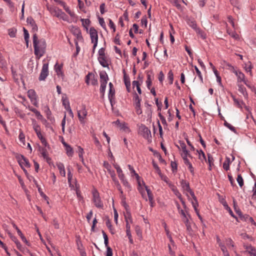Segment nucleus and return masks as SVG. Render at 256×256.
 <instances>
[{
    "label": "nucleus",
    "mask_w": 256,
    "mask_h": 256,
    "mask_svg": "<svg viewBox=\"0 0 256 256\" xmlns=\"http://www.w3.org/2000/svg\"><path fill=\"white\" fill-rule=\"evenodd\" d=\"M180 184L184 192L188 196V200H191L192 206L194 208V210L196 212V213L197 215L198 216L199 218H201L199 214L198 210L197 208L198 204L196 198L195 196L194 192L190 189L189 183L187 182L186 180H182L180 181Z\"/></svg>",
    "instance_id": "f257e3e1"
},
{
    "label": "nucleus",
    "mask_w": 256,
    "mask_h": 256,
    "mask_svg": "<svg viewBox=\"0 0 256 256\" xmlns=\"http://www.w3.org/2000/svg\"><path fill=\"white\" fill-rule=\"evenodd\" d=\"M34 54L38 59H40L46 52V44L44 38L38 39L36 34L32 36Z\"/></svg>",
    "instance_id": "f03ea898"
},
{
    "label": "nucleus",
    "mask_w": 256,
    "mask_h": 256,
    "mask_svg": "<svg viewBox=\"0 0 256 256\" xmlns=\"http://www.w3.org/2000/svg\"><path fill=\"white\" fill-rule=\"evenodd\" d=\"M100 91L102 94V96H104V94L105 92L106 84L108 82V77L106 72L103 71L100 72Z\"/></svg>",
    "instance_id": "7ed1b4c3"
},
{
    "label": "nucleus",
    "mask_w": 256,
    "mask_h": 256,
    "mask_svg": "<svg viewBox=\"0 0 256 256\" xmlns=\"http://www.w3.org/2000/svg\"><path fill=\"white\" fill-rule=\"evenodd\" d=\"M188 24L193 28L196 34L200 35L202 38L204 39L206 38V34L200 28L198 27L196 22L194 20H189L188 21Z\"/></svg>",
    "instance_id": "20e7f679"
},
{
    "label": "nucleus",
    "mask_w": 256,
    "mask_h": 256,
    "mask_svg": "<svg viewBox=\"0 0 256 256\" xmlns=\"http://www.w3.org/2000/svg\"><path fill=\"white\" fill-rule=\"evenodd\" d=\"M90 35L92 43L94 44L93 46V52H94V50L96 48L98 42V34L96 30L93 27H92L90 29Z\"/></svg>",
    "instance_id": "39448f33"
},
{
    "label": "nucleus",
    "mask_w": 256,
    "mask_h": 256,
    "mask_svg": "<svg viewBox=\"0 0 256 256\" xmlns=\"http://www.w3.org/2000/svg\"><path fill=\"white\" fill-rule=\"evenodd\" d=\"M78 116L80 122L84 124L85 118L88 114V112L84 105H82L80 108L77 110Z\"/></svg>",
    "instance_id": "423d86ee"
},
{
    "label": "nucleus",
    "mask_w": 256,
    "mask_h": 256,
    "mask_svg": "<svg viewBox=\"0 0 256 256\" xmlns=\"http://www.w3.org/2000/svg\"><path fill=\"white\" fill-rule=\"evenodd\" d=\"M110 174L111 177H112L113 181L114 182V184H115L116 186V188H117L118 190L120 192V197L121 198L122 200H125L126 196L124 194V192H123V191L122 190V186H121L120 184L119 183V182L118 181V180L116 179V175H115L114 172V171L111 172L110 170Z\"/></svg>",
    "instance_id": "0eeeda50"
},
{
    "label": "nucleus",
    "mask_w": 256,
    "mask_h": 256,
    "mask_svg": "<svg viewBox=\"0 0 256 256\" xmlns=\"http://www.w3.org/2000/svg\"><path fill=\"white\" fill-rule=\"evenodd\" d=\"M93 202L95 206L98 208H102L104 206L102 202L98 192L96 190L92 191Z\"/></svg>",
    "instance_id": "6e6552de"
},
{
    "label": "nucleus",
    "mask_w": 256,
    "mask_h": 256,
    "mask_svg": "<svg viewBox=\"0 0 256 256\" xmlns=\"http://www.w3.org/2000/svg\"><path fill=\"white\" fill-rule=\"evenodd\" d=\"M48 64L45 62L44 60V63L42 67V69L40 72V75L38 78V80L40 81L44 80L48 76Z\"/></svg>",
    "instance_id": "1a4fd4ad"
},
{
    "label": "nucleus",
    "mask_w": 256,
    "mask_h": 256,
    "mask_svg": "<svg viewBox=\"0 0 256 256\" xmlns=\"http://www.w3.org/2000/svg\"><path fill=\"white\" fill-rule=\"evenodd\" d=\"M18 160L19 164L26 174L27 171L25 170L24 167L29 168L30 166V164L28 160L22 155L19 156L18 158Z\"/></svg>",
    "instance_id": "9d476101"
},
{
    "label": "nucleus",
    "mask_w": 256,
    "mask_h": 256,
    "mask_svg": "<svg viewBox=\"0 0 256 256\" xmlns=\"http://www.w3.org/2000/svg\"><path fill=\"white\" fill-rule=\"evenodd\" d=\"M136 179L138 184V190L142 194V198L147 201V198L146 197V192H144V185H145V184L140 176L138 177V178Z\"/></svg>",
    "instance_id": "9b49d317"
},
{
    "label": "nucleus",
    "mask_w": 256,
    "mask_h": 256,
    "mask_svg": "<svg viewBox=\"0 0 256 256\" xmlns=\"http://www.w3.org/2000/svg\"><path fill=\"white\" fill-rule=\"evenodd\" d=\"M139 132L144 138L148 139L151 137L150 130L144 124H142L140 126Z\"/></svg>",
    "instance_id": "f8f14e48"
},
{
    "label": "nucleus",
    "mask_w": 256,
    "mask_h": 256,
    "mask_svg": "<svg viewBox=\"0 0 256 256\" xmlns=\"http://www.w3.org/2000/svg\"><path fill=\"white\" fill-rule=\"evenodd\" d=\"M230 70L232 71L237 76L238 82H244V84L248 85L245 80L244 74L240 70H236L233 66H231Z\"/></svg>",
    "instance_id": "ddd939ff"
},
{
    "label": "nucleus",
    "mask_w": 256,
    "mask_h": 256,
    "mask_svg": "<svg viewBox=\"0 0 256 256\" xmlns=\"http://www.w3.org/2000/svg\"><path fill=\"white\" fill-rule=\"evenodd\" d=\"M28 96L30 98L32 104L36 106H38V102L36 98V94L33 90H30L28 92Z\"/></svg>",
    "instance_id": "4468645a"
},
{
    "label": "nucleus",
    "mask_w": 256,
    "mask_h": 256,
    "mask_svg": "<svg viewBox=\"0 0 256 256\" xmlns=\"http://www.w3.org/2000/svg\"><path fill=\"white\" fill-rule=\"evenodd\" d=\"M26 22L28 24H29L32 28V32L34 34H36V32L38 30V27L34 21V20L32 18V17L29 16L27 18Z\"/></svg>",
    "instance_id": "2eb2a0df"
},
{
    "label": "nucleus",
    "mask_w": 256,
    "mask_h": 256,
    "mask_svg": "<svg viewBox=\"0 0 256 256\" xmlns=\"http://www.w3.org/2000/svg\"><path fill=\"white\" fill-rule=\"evenodd\" d=\"M86 82L89 84L90 83L92 85H97L98 84V80L96 78H95L94 76L91 73H89L86 76Z\"/></svg>",
    "instance_id": "dca6fc26"
},
{
    "label": "nucleus",
    "mask_w": 256,
    "mask_h": 256,
    "mask_svg": "<svg viewBox=\"0 0 256 256\" xmlns=\"http://www.w3.org/2000/svg\"><path fill=\"white\" fill-rule=\"evenodd\" d=\"M118 177L119 178L120 180V181H121L122 183V184L126 188H128V190H130V189H131V186H130L129 182H128V180L126 178L124 174V173L120 174H118Z\"/></svg>",
    "instance_id": "f3484780"
},
{
    "label": "nucleus",
    "mask_w": 256,
    "mask_h": 256,
    "mask_svg": "<svg viewBox=\"0 0 256 256\" xmlns=\"http://www.w3.org/2000/svg\"><path fill=\"white\" fill-rule=\"evenodd\" d=\"M144 192L146 191L147 193V195L148 196V200L150 202V204L151 206H153V204L154 203V196L152 192H151L150 190L148 188V187L144 185ZM148 200V199H147Z\"/></svg>",
    "instance_id": "a211bd4d"
},
{
    "label": "nucleus",
    "mask_w": 256,
    "mask_h": 256,
    "mask_svg": "<svg viewBox=\"0 0 256 256\" xmlns=\"http://www.w3.org/2000/svg\"><path fill=\"white\" fill-rule=\"evenodd\" d=\"M59 4H60L61 6H62L64 10H66V12L68 14H70V16H71V17H74L75 16V14L74 12L70 10V8L66 6V4L62 1V0H60L59 2Z\"/></svg>",
    "instance_id": "6ab92c4d"
},
{
    "label": "nucleus",
    "mask_w": 256,
    "mask_h": 256,
    "mask_svg": "<svg viewBox=\"0 0 256 256\" xmlns=\"http://www.w3.org/2000/svg\"><path fill=\"white\" fill-rule=\"evenodd\" d=\"M14 227L16 228V230H17L18 234L20 236L22 240L26 243V245L28 246H30V242L26 240L25 236H24L20 230L18 228L16 225H13Z\"/></svg>",
    "instance_id": "aec40b11"
},
{
    "label": "nucleus",
    "mask_w": 256,
    "mask_h": 256,
    "mask_svg": "<svg viewBox=\"0 0 256 256\" xmlns=\"http://www.w3.org/2000/svg\"><path fill=\"white\" fill-rule=\"evenodd\" d=\"M74 34L76 36L78 40H82V36L80 29L78 28H74L72 30Z\"/></svg>",
    "instance_id": "412c9836"
},
{
    "label": "nucleus",
    "mask_w": 256,
    "mask_h": 256,
    "mask_svg": "<svg viewBox=\"0 0 256 256\" xmlns=\"http://www.w3.org/2000/svg\"><path fill=\"white\" fill-rule=\"evenodd\" d=\"M178 149H181L182 152L181 154H190L189 151L186 150V145L183 142H180V146H177Z\"/></svg>",
    "instance_id": "4be33fe9"
},
{
    "label": "nucleus",
    "mask_w": 256,
    "mask_h": 256,
    "mask_svg": "<svg viewBox=\"0 0 256 256\" xmlns=\"http://www.w3.org/2000/svg\"><path fill=\"white\" fill-rule=\"evenodd\" d=\"M196 152L198 153V156L199 160L202 162H207V160L206 158V156L204 153V152L202 150H197Z\"/></svg>",
    "instance_id": "5701e85b"
},
{
    "label": "nucleus",
    "mask_w": 256,
    "mask_h": 256,
    "mask_svg": "<svg viewBox=\"0 0 256 256\" xmlns=\"http://www.w3.org/2000/svg\"><path fill=\"white\" fill-rule=\"evenodd\" d=\"M56 166L60 171V175L64 177L66 176V171L64 165L62 163L59 162L56 164Z\"/></svg>",
    "instance_id": "b1692460"
},
{
    "label": "nucleus",
    "mask_w": 256,
    "mask_h": 256,
    "mask_svg": "<svg viewBox=\"0 0 256 256\" xmlns=\"http://www.w3.org/2000/svg\"><path fill=\"white\" fill-rule=\"evenodd\" d=\"M98 60L100 64L104 68L108 67V62L106 56L98 57Z\"/></svg>",
    "instance_id": "393cba45"
},
{
    "label": "nucleus",
    "mask_w": 256,
    "mask_h": 256,
    "mask_svg": "<svg viewBox=\"0 0 256 256\" xmlns=\"http://www.w3.org/2000/svg\"><path fill=\"white\" fill-rule=\"evenodd\" d=\"M63 144L66 147V150L68 156H72L74 152L72 148L68 144H66V142H63Z\"/></svg>",
    "instance_id": "a878e982"
},
{
    "label": "nucleus",
    "mask_w": 256,
    "mask_h": 256,
    "mask_svg": "<svg viewBox=\"0 0 256 256\" xmlns=\"http://www.w3.org/2000/svg\"><path fill=\"white\" fill-rule=\"evenodd\" d=\"M170 188L172 189V190L174 192V194L178 198H180V196L182 195L176 186H174L173 184H170Z\"/></svg>",
    "instance_id": "bb28decb"
},
{
    "label": "nucleus",
    "mask_w": 256,
    "mask_h": 256,
    "mask_svg": "<svg viewBox=\"0 0 256 256\" xmlns=\"http://www.w3.org/2000/svg\"><path fill=\"white\" fill-rule=\"evenodd\" d=\"M181 156L183 158L184 163L186 165L188 166V165L190 164H191L188 158V157L192 158V156H191V154H181Z\"/></svg>",
    "instance_id": "cd10ccee"
},
{
    "label": "nucleus",
    "mask_w": 256,
    "mask_h": 256,
    "mask_svg": "<svg viewBox=\"0 0 256 256\" xmlns=\"http://www.w3.org/2000/svg\"><path fill=\"white\" fill-rule=\"evenodd\" d=\"M134 100L135 108H138L139 106H140L141 99L139 98L138 94L136 93H134Z\"/></svg>",
    "instance_id": "c85d7f7f"
},
{
    "label": "nucleus",
    "mask_w": 256,
    "mask_h": 256,
    "mask_svg": "<svg viewBox=\"0 0 256 256\" xmlns=\"http://www.w3.org/2000/svg\"><path fill=\"white\" fill-rule=\"evenodd\" d=\"M114 94H115L114 89L111 88H110L108 97V99L110 101V102L112 106V100L114 98Z\"/></svg>",
    "instance_id": "c756f323"
},
{
    "label": "nucleus",
    "mask_w": 256,
    "mask_h": 256,
    "mask_svg": "<svg viewBox=\"0 0 256 256\" xmlns=\"http://www.w3.org/2000/svg\"><path fill=\"white\" fill-rule=\"evenodd\" d=\"M6 60L3 58V56L0 53V68L3 70H5L6 68Z\"/></svg>",
    "instance_id": "7c9ffc66"
},
{
    "label": "nucleus",
    "mask_w": 256,
    "mask_h": 256,
    "mask_svg": "<svg viewBox=\"0 0 256 256\" xmlns=\"http://www.w3.org/2000/svg\"><path fill=\"white\" fill-rule=\"evenodd\" d=\"M128 168L130 172L131 176H135L136 178H138L140 176L136 172L135 170H134V168L131 166L130 165L128 164Z\"/></svg>",
    "instance_id": "2f4dec72"
},
{
    "label": "nucleus",
    "mask_w": 256,
    "mask_h": 256,
    "mask_svg": "<svg viewBox=\"0 0 256 256\" xmlns=\"http://www.w3.org/2000/svg\"><path fill=\"white\" fill-rule=\"evenodd\" d=\"M230 158L226 157L225 161L224 162L223 164V168L226 170H228L230 168Z\"/></svg>",
    "instance_id": "473e14b6"
},
{
    "label": "nucleus",
    "mask_w": 256,
    "mask_h": 256,
    "mask_svg": "<svg viewBox=\"0 0 256 256\" xmlns=\"http://www.w3.org/2000/svg\"><path fill=\"white\" fill-rule=\"evenodd\" d=\"M170 1L178 9H180L181 8L180 2H182L184 3V0H170Z\"/></svg>",
    "instance_id": "72a5a7b5"
},
{
    "label": "nucleus",
    "mask_w": 256,
    "mask_h": 256,
    "mask_svg": "<svg viewBox=\"0 0 256 256\" xmlns=\"http://www.w3.org/2000/svg\"><path fill=\"white\" fill-rule=\"evenodd\" d=\"M12 240L15 242V244L16 245L17 248L20 251H22V244H20V242L16 238L15 236H12Z\"/></svg>",
    "instance_id": "f704fd0d"
},
{
    "label": "nucleus",
    "mask_w": 256,
    "mask_h": 256,
    "mask_svg": "<svg viewBox=\"0 0 256 256\" xmlns=\"http://www.w3.org/2000/svg\"><path fill=\"white\" fill-rule=\"evenodd\" d=\"M16 29L14 28L8 30V35L11 38H15L16 36Z\"/></svg>",
    "instance_id": "c9c22d12"
},
{
    "label": "nucleus",
    "mask_w": 256,
    "mask_h": 256,
    "mask_svg": "<svg viewBox=\"0 0 256 256\" xmlns=\"http://www.w3.org/2000/svg\"><path fill=\"white\" fill-rule=\"evenodd\" d=\"M241 218L242 220H244L248 223H252L253 222V219L252 217L249 216L248 215L245 214L243 216H241Z\"/></svg>",
    "instance_id": "e433bc0d"
},
{
    "label": "nucleus",
    "mask_w": 256,
    "mask_h": 256,
    "mask_svg": "<svg viewBox=\"0 0 256 256\" xmlns=\"http://www.w3.org/2000/svg\"><path fill=\"white\" fill-rule=\"evenodd\" d=\"M124 217L126 224H130L132 222L130 214L128 212H126L124 214Z\"/></svg>",
    "instance_id": "4c0bfd02"
},
{
    "label": "nucleus",
    "mask_w": 256,
    "mask_h": 256,
    "mask_svg": "<svg viewBox=\"0 0 256 256\" xmlns=\"http://www.w3.org/2000/svg\"><path fill=\"white\" fill-rule=\"evenodd\" d=\"M18 138L20 142H22L24 146H26L25 136L22 131H20V132Z\"/></svg>",
    "instance_id": "58836bf2"
},
{
    "label": "nucleus",
    "mask_w": 256,
    "mask_h": 256,
    "mask_svg": "<svg viewBox=\"0 0 256 256\" xmlns=\"http://www.w3.org/2000/svg\"><path fill=\"white\" fill-rule=\"evenodd\" d=\"M227 32L230 36L236 40L238 39L239 38L238 35L235 32L227 29Z\"/></svg>",
    "instance_id": "ea45409f"
},
{
    "label": "nucleus",
    "mask_w": 256,
    "mask_h": 256,
    "mask_svg": "<svg viewBox=\"0 0 256 256\" xmlns=\"http://www.w3.org/2000/svg\"><path fill=\"white\" fill-rule=\"evenodd\" d=\"M81 21L82 22V25L84 27L88 30V26L90 24V20L88 19L82 18Z\"/></svg>",
    "instance_id": "a19ab883"
},
{
    "label": "nucleus",
    "mask_w": 256,
    "mask_h": 256,
    "mask_svg": "<svg viewBox=\"0 0 256 256\" xmlns=\"http://www.w3.org/2000/svg\"><path fill=\"white\" fill-rule=\"evenodd\" d=\"M124 81L126 86H130V80L129 76L126 74L124 75Z\"/></svg>",
    "instance_id": "79ce46f5"
},
{
    "label": "nucleus",
    "mask_w": 256,
    "mask_h": 256,
    "mask_svg": "<svg viewBox=\"0 0 256 256\" xmlns=\"http://www.w3.org/2000/svg\"><path fill=\"white\" fill-rule=\"evenodd\" d=\"M54 70L57 73V74L59 75L60 73H62V66L58 64V63H56L54 66Z\"/></svg>",
    "instance_id": "37998d69"
},
{
    "label": "nucleus",
    "mask_w": 256,
    "mask_h": 256,
    "mask_svg": "<svg viewBox=\"0 0 256 256\" xmlns=\"http://www.w3.org/2000/svg\"><path fill=\"white\" fill-rule=\"evenodd\" d=\"M32 124H33V128H34V130L35 132H36V134H37V133H38V132H40V126H39L38 124H37L36 123V121H34V122H33Z\"/></svg>",
    "instance_id": "c03bdc74"
},
{
    "label": "nucleus",
    "mask_w": 256,
    "mask_h": 256,
    "mask_svg": "<svg viewBox=\"0 0 256 256\" xmlns=\"http://www.w3.org/2000/svg\"><path fill=\"white\" fill-rule=\"evenodd\" d=\"M236 180L240 186V187H242L244 186V180L240 174H238V177L236 178Z\"/></svg>",
    "instance_id": "a18cd8bd"
},
{
    "label": "nucleus",
    "mask_w": 256,
    "mask_h": 256,
    "mask_svg": "<svg viewBox=\"0 0 256 256\" xmlns=\"http://www.w3.org/2000/svg\"><path fill=\"white\" fill-rule=\"evenodd\" d=\"M207 162L209 164V170H211L212 166L213 164L214 158L210 154H208V158Z\"/></svg>",
    "instance_id": "49530a36"
},
{
    "label": "nucleus",
    "mask_w": 256,
    "mask_h": 256,
    "mask_svg": "<svg viewBox=\"0 0 256 256\" xmlns=\"http://www.w3.org/2000/svg\"><path fill=\"white\" fill-rule=\"evenodd\" d=\"M24 32V38L26 42L27 46H28V40L29 38V34L28 31L24 28H23Z\"/></svg>",
    "instance_id": "de8ad7c7"
},
{
    "label": "nucleus",
    "mask_w": 256,
    "mask_h": 256,
    "mask_svg": "<svg viewBox=\"0 0 256 256\" xmlns=\"http://www.w3.org/2000/svg\"><path fill=\"white\" fill-rule=\"evenodd\" d=\"M146 86H147L148 88V89H150V86H152V80L151 79L150 74L147 75V80L146 81Z\"/></svg>",
    "instance_id": "09e8293b"
},
{
    "label": "nucleus",
    "mask_w": 256,
    "mask_h": 256,
    "mask_svg": "<svg viewBox=\"0 0 256 256\" xmlns=\"http://www.w3.org/2000/svg\"><path fill=\"white\" fill-rule=\"evenodd\" d=\"M224 124L226 127H227L232 131L236 132L235 128L232 125H231L230 124L228 123L226 120H224Z\"/></svg>",
    "instance_id": "8fccbe9b"
},
{
    "label": "nucleus",
    "mask_w": 256,
    "mask_h": 256,
    "mask_svg": "<svg viewBox=\"0 0 256 256\" xmlns=\"http://www.w3.org/2000/svg\"><path fill=\"white\" fill-rule=\"evenodd\" d=\"M99 24L105 30H106V24L104 22V19L102 18H98Z\"/></svg>",
    "instance_id": "3c124183"
},
{
    "label": "nucleus",
    "mask_w": 256,
    "mask_h": 256,
    "mask_svg": "<svg viewBox=\"0 0 256 256\" xmlns=\"http://www.w3.org/2000/svg\"><path fill=\"white\" fill-rule=\"evenodd\" d=\"M194 69H195L196 73L198 77L200 79L201 82H203L202 76V74H201L200 71L199 70V69L196 66H194Z\"/></svg>",
    "instance_id": "603ef678"
},
{
    "label": "nucleus",
    "mask_w": 256,
    "mask_h": 256,
    "mask_svg": "<svg viewBox=\"0 0 256 256\" xmlns=\"http://www.w3.org/2000/svg\"><path fill=\"white\" fill-rule=\"evenodd\" d=\"M220 247L221 250L223 252L224 256H225L226 254H228V251L226 250V247L222 243L220 244Z\"/></svg>",
    "instance_id": "864d4df0"
},
{
    "label": "nucleus",
    "mask_w": 256,
    "mask_h": 256,
    "mask_svg": "<svg viewBox=\"0 0 256 256\" xmlns=\"http://www.w3.org/2000/svg\"><path fill=\"white\" fill-rule=\"evenodd\" d=\"M135 230L136 232V233L138 236L142 238V230L140 228V226L138 225H136V226L135 228Z\"/></svg>",
    "instance_id": "5fc2aeb1"
},
{
    "label": "nucleus",
    "mask_w": 256,
    "mask_h": 256,
    "mask_svg": "<svg viewBox=\"0 0 256 256\" xmlns=\"http://www.w3.org/2000/svg\"><path fill=\"white\" fill-rule=\"evenodd\" d=\"M65 108L67 110V111L68 112L70 116L72 118L74 117V114L72 112V110L70 107L69 102L68 103V105L65 106Z\"/></svg>",
    "instance_id": "6e6d98bb"
},
{
    "label": "nucleus",
    "mask_w": 256,
    "mask_h": 256,
    "mask_svg": "<svg viewBox=\"0 0 256 256\" xmlns=\"http://www.w3.org/2000/svg\"><path fill=\"white\" fill-rule=\"evenodd\" d=\"M108 26L112 30L113 32H116V26L111 19H108Z\"/></svg>",
    "instance_id": "4d7b16f0"
},
{
    "label": "nucleus",
    "mask_w": 256,
    "mask_h": 256,
    "mask_svg": "<svg viewBox=\"0 0 256 256\" xmlns=\"http://www.w3.org/2000/svg\"><path fill=\"white\" fill-rule=\"evenodd\" d=\"M168 78L170 80V84H172L174 80V75L172 70H170L168 73Z\"/></svg>",
    "instance_id": "13d9d810"
},
{
    "label": "nucleus",
    "mask_w": 256,
    "mask_h": 256,
    "mask_svg": "<svg viewBox=\"0 0 256 256\" xmlns=\"http://www.w3.org/2000/svg\"><path fill=\"white\" fill-rule=\"evenodd\" d=\"M226 245L228 246H230L234 248V242L230 238L226 240Z\"/></svg>",
    "instance_id": "bf43d9fd"
},
{
    "label": "nucleus",
    "mask_w": 256,
    "mask_h": 256,
    "mask_svg": "<svg viewBox=\"0 0 256 256\" xmlns=\"http://www.w3.org/2000/svg\"><path fill=\"white\" fill-rule=\"evenodd\" d=\"M114 42L115 44L120 45V36L118 34H117L114 38Z\"/></svg>",
    "instance_id": "052dcab7"
},
{
    "label": "nucleus",
    "mask_w": 256,
    "mask_h": 256,
    "mask_svg": "<svg viewBox=\"0 0 256 256\" xmlns=\"http://www.w3.org/2000/svg\"><path fill=\"white\" fill-rule=\"evenodd\" d=\"M78 154L79 158H82L84 154V149L80 146H78Z\"/></svg>",
    "instance_id": "680f3d73"
},
{
    "label": "nucleus",
    "mask_w": 256,
    "mask_h": 256,
    "mask_svg": "<svg viewBox=\"0 0 256 256\" xmlns=\"http://www.w3.org/2000/svg\"><path fill=\"white\" fill-rule=\"evenodd\" d=\"M106 256H112V250L110 246L106 248Z\"/></svg>",
    "instance_id": "e2e57ef3"
},
{
    "label": "nucleus",
    "mask_w": 256,
    "mask_h": 256,
    "mask_svg": "<svg viewBox=\"0 0 256 256\" xmlns=\"http://www.w3.org/2000/svg\"><path fill=\"white\" fill-rule=\"evenodd\" d=\"M158 116H159L160 120H161L162 124L164 125H166V121L164 117L163 116H162V114L160 113L158 114Z\"/></svg>",
    "instance_id": "0e129e2a"
},
{
    "label": "nucleus",
    "mask_w": 256,
    "mask_h": 256,
    "mask_svg": "<svg viewBox=\"0 0 256 256\" xmlns=\"http://www.w3.org/2000/svg\"><path fill=\"white\" fill-rule=\"evenodd\" d=\"M72 178V174L71 172H68V182L70 184V186H71V180Z\"/></svg>",
    "instance_id": "69168bd1"
},
{
    "label": "nucleus",
    "mask_w": 256,
    "mask_h": 256,
    "mask_svg": "<svg viewBox=\"0 0 256 256\" xmlns=\"http://www.w3.org/2000/svg\"><path fill=\"white\" fill-rule=\"evenodd\" d=\"M104 48H101L98 50V57H102V56H106L105 54H104Z\"/></svg>",
    "instance_id": "338daca9"
},
{
    "label": "nucleus",
    "mask_w": 256,
    "mask_h": 256,
    "mask_svg": "<svg viewBox=\"0 0 256 256\" xmlns=\"http://www.w3.org/2000/svg\"><path fill=\"white\" fill-rule=\"evenodd\" d=\"M60 13L61 15L60 18L64 20L68 21V16L62 11H60Z\"/></svg>",
    "instance_id": "774afa93"
}]
</instances>
